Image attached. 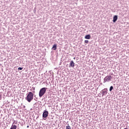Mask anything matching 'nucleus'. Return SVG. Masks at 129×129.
Listing matches in <instances>:
<instances>
[{
    "label": "nucleus",
    "instance_id": "1",
    "mask_svg": "<svg viewBox=\"0 0 129 129\" xmlns=\"http://www.w3.org/2000/svg\"><path fill=\"white\" fill-rule=\"evenodd\" d=\"M32 92H29L27 94V96L26 97L25 99L28 101V102H31L32 100L34 99V93H35V88H32Z\"/></svg>",
    "mask_w": 129,
    "mask_h": 129
},
{
    "label": "nucleus",
    "instance_id": "2",
    "mask_svg": "<svg viewBox=\"0 0 129 129\" xmlns=\"http://www.w3.org/2000/svg\"><path fill=\"white\" fill-rule=\"evenodd\" d=\"M47 89H48V88L45 87L40 89L39 92V97H42V96H43V95H44V94L46 93V91L47 90Z\"/></svg>",
    "mask_w": 129,
    "mask_h": 129
},
{
    "label": "nucleus",
    "instance_id": "3",
    "mask_svg": "<svg viewBox=\"0 0 129 129\" xmlns=\"http://www.w3.org/2000/svg\"><path fill=\"white\" fill-rule=\"evenodd\" d=\"M111 79H112V77L111 76H107L104 79V83L106 82H109V81H111Z\"/></svg>",
    "mask_w": 129,
    "mask_h": 129
},
{
    "label": "nucleus",
    "instance_id": "4",
    "mask_svg": "<svg viewBox=\"0 0 129 129\" xmlns=\"http://www.w3.org/2000/svg\"><path fill=\"white\" fill-rule=\"evenodd\" d=\"M107 88H105L100 92V93L102 94V97H103V96H105V95L107 94Z\"/></svg>",
    "mask_w": 129,
    "mask_h": 129
},
{
    "label": "nucleus",
    "instance_id": "5",
    "mask_svg": "<svg viewBox=\"0 0 129 129\" xmlns=\"http://www.w3.org/2000/svg\"><path fill=\"white\" fill-rule=\"evenodd\" d=\"M48 115H49V112L46 110H44L42 114V117L43 118H47V117H48Z\"/></svg>",
    "mask_w": 129,
    "mask_h": 129
},
{
    "label": "nucleus",
    "instance_id": "6",
    "mask_svg": "<svg viewBox=\"0 0 129 129\" xmlns=\"http://www.w3.org/2000/svg\"><path fill=\"white\" fill-rule=\"evenodd\" d=\"M75 66V63H74V61H73V60L71 61L69 65V67H72V68H74Z\"/></svg>",
    "mask_w": 129,
    "mask_h": 129
},
{
    "label": "nucleus",
    "instance_id": "7",
    "mask_svg": "<svg viewBox=\"0 0 129 129\" xmlns=\"http://www.w3.org/2000/svg\"><path fill=\"white\" fill-rule=\"evenodd\" d=\"M51 50H53L54 51H56V50H57V44H54L53 45Z\"/></svg>",
    "mask_w": 129,
    "mask_h": 129
},
{
    "label": "nucleus",
    "instance_id": "8",
    "mask_svg": "<svg viewBox=\"0 0 129 129\" xmlns=\"http://www.w3.org/2000/svg\"><path fill=\"white\" fill-rule=\"evenodd\" d=\"M116 21H117V16L115 15L113 16V23H115Z\"/></svg>",
    "mask_w": 129,
    "mask_h": 129
},
{
    "label": "nucleus",
    "instance_id": "9",
    "mask_svg": "<svg viewBox=\"0 0 129 129\" xmlns=\"http://www.w3.org/2000/svg\"><path fill=\"white\" fill-rule=\"evenodd\" d=\"M90 38H91V36L90 34H87L85 36V39H87V40L90 39Z\"/></svg>",
    "mask_w": 129,
    "mask_h": 129
},
{
    "label": "nucleus",
    "instance_id": "10",
    "mask_svg": "<svg viewBox=\"0 0 129 129\" xmlns=\"http://www.w3.org/2000/svg\"><path fill=\"white\" fill-rule=\"evenodd\" d=\"M10 129H17V125L12 124Z\"/></svg>",
    "mask_w": 129,
    "mask_h": 129
},
{
    "label": "nucleus",
    "instance_id": "11",
    "mask_svg": "<svg viewBox=\"0 0 129 129\" xmlns=\"http://www.w3.org/2000/svg\"><path fill=\"white\" fill-rule=\"evenodd\" d=\"M113 90V86H111L110 87L109 91H111Z\"/></svg>",
    "mask_w": 129,
    "mask_h": 129
},
{
    "label": "nucleus",
    "instance_id": "12",
    "mask_svg": "<svg viewBox=\"0 0 129 129\" xmlns=\"http://www.w3.org/2000/svg\"><path fill=\"white\" fill-rule=\"evenodd\" d=\"M66 129H71V127L70 125L66 126Z\"/></svg>",
    "mask_w": 129,
    "mask_h": 129
},
{
    "label": "nucleus",
    "instance_id": "13",
    "mask_svg": "<svg viewBox=\"0 0 129 129\" xmlns=\"http://www.w3.org/2000/svg\"><path fill=\"white\" fill-rule=\"evenodd\" d=\"M24 68H21V67H19L18 68V70L20 71V70H23Z\"/></svg>",
    "mask_w": 129,
    "mask_h": 129
},
{
    "label": "nucleus",
    "instance_id": "14",
    "mask_svg": "<svg viewBox=\"0 0 129 129\" xmlns=\"http://www.w3.org/2000/svg\"><path fill=\"white\" fill-rule=\"evenodd\" d=\"M85 43H86V44H88V43H89V41L86 40H85Z\"/></svg>",
    "mask_w": 129,
    "mask_h": 129
},
{
    "label": "nucleus",
    "instance_id": "15",
    "mask_svg": "<svg viewBox=\"0 0 129 129\" xmlns=\"http://www.w3.org/2000/svg\"><path fill=\"white\" fill-rule=\"evenodd\" d=\"M2 98H3V96H2V94H0V100H2Z\"/></svg>",
    "mask_w": 129,
    "mask_h": 129
},
{
    "label": "nucleus",
    "instance_id": "16",
    "mask_svg": "<svg viewBox=\"0 0 129 129\" xmlns=\"http://www.w3.org/2000/svg\"><path fill=\"white\" fill-rule=\"evenodd\" d=\"M34 100H35V101H37V100H38V98H36L35 99H34Z\"/></svg>",
    "mask_w": 129,
    "mask_h": 129
},
{
    "label": "nucleus",
    "instance_id": "17",
    "mask_svg": "<svg viewBox=\"0 0 129 129\" xmlns=\"http://www.w3.org/2000/svg\"><path fill=\"white\" fill-rule=\"evenodd\" d=\"M27 128H29V125H27Z\"/></svg>",
    "mask_w": 129,
    "mask_h": 129
},
{
    "label": "nucleus",
    "instance_id": "18",
    "mask_svg": "<svg viewBox=\"0 0 129 129\" xmlns=\"http://www.w3.org/2000/svg\"><path fill=\"white\" fill-rule=\"evenodd\" d=\"M99 95H101V94H100H100H99Z\"/></svg>",
    "mask_w": 129,
    "mask_h": 129
},
{
    "label": "nucleus",
    "instance_id": "19",
    "mask_svg": "<svg viewBox=\"0 0 129 129\" xmlns=\"http://www.w3.org/2000/svg\"><path fill=\"white\" fill-rule=\"evenodd\" d=\"M74 59H75V57H74Z\"/></svg>",
    "mask_w": 129,
    "mask_h": 129
}]
</instances>
